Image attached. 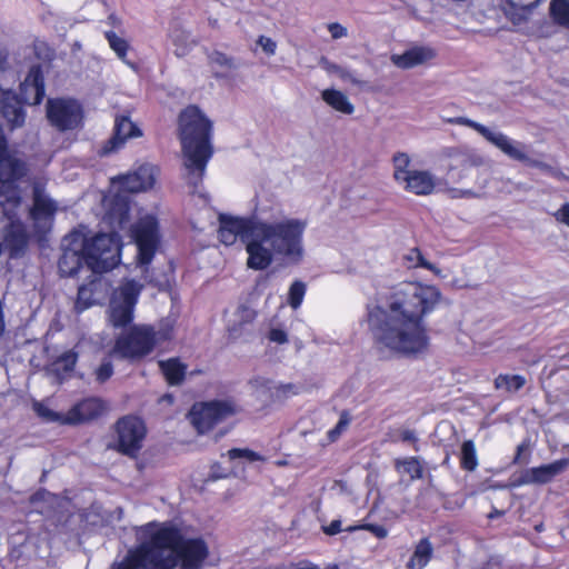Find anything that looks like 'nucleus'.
<instances>
[{"label": "nucleus", "instance_id": "obj_43", "mask_svg": "<svg viewBox=\"0 0 569 569\" xmlns=\"http://www.w3.org/2000/svg\"><path fill=\"white\" fill-rule=\"evenodd\" d=\"M96 380L103 383L113 375V366L110 360L104 359L94 371Z\"/></svg>", "mask_w": 569, "mask_h": 569}, {"label": "nucleus", "instance_id": "obj_38", "mask_svg": "<svg viewBox=\"0 0 569 569\" xmlns=\"http://www.w3.org/2000/svg\"><path fill=\"white\" fill-rule=\"evenodd\" d=\"M306 293V284L302 281H295L289 289L288 303L292 309H298Z\"/></svg>", "mask_w": 569, "mask_h": 569}, {"label": "nucleus", "instance_id": "obj_15", "mask_svg": "<svg viewBox=\"0 0 569 569\" xmlns=\"http://www.w3.org/2000/svg\"><path fill=\"white\" fill-rule=\"evenodd\" d=\"M33 204L30 209V217L33 220L34 228L41 232H47L57 211V202L46 192L44 184L41 181H34L32 186Z\"/></svg>", "mask_w": 569, "mask_h": 569}, {"label": "nucleus", "instance_id": "obj_14", "mask_svg": "<svg viewBox=\"0 0 569 569\" xmlns=\"http://www.w3.org/2000/svg\"><path fill=\"white\" fill-rule=\"evenodd\" d=\"M117 433L119 451L133 457L142 448L146 427L139 418L128 416L117 422Z\"/></svg>", "mask_w": 569, "mask_h": 569}, {"label": "nucleus", "instance_id": "obj_42", "mask_svg": "<svg viewBox=\"0 0 569 569\" xmlns=\"http://www.w3.org/2000/svg\"><path fill=\"white\" fill-rule=\"evenodd\" d=\"M138 180L139 179H137V177L133 172L123 176L121 178V190L123 192H130V193L142 191L141 190L142 184H140V182Z\"/></svg>", "mask_w": 569, "mask_h": 569}, {"label": "nucleus", "instance_id": "obj_11", "mask_svg": "<svg viewBox=\"0 0 569 569\" xmlns=\"http://www.w3.org/2000/svg\"><path fill=\"white\" fill-rule=\"evenodd\" d=\"M237 409L230 400L201 402L192 406L189 419L199 433L210 430L214 425L233 416Z\"/></svg>", "mask_w": 569, "mask_h": 569}, {"label": "nucleus", "instance_id": "obj_61", "mask_svg": "<svg viewBox=\"0 0 569 569\" xmlns=\"http://www.w3.org/2000/svg\"><path fill=\"white\" fill-rule=\"evenodd\" d=\"M536 6L535 2L530 3V4H527L526 7H529V8H533Z\"/></svg>", "mask_w": 569, "mask_h": 569}, {"label": "nucleus", "instance_id": "obj_32", "mask_svg": "<svg viewBox=\"0 0 569 569\" xmlns=\"http://www.w3.org/2000/svg\"><path fill=\"white\" fill-rule=\"evenodd\" d=\"M403 258L408 263V268L420 267L432 271L435 274H440V270L435 264L426 260L418 248L410 249V251Z\"/></svg>", "mask_w": 569, "mask_h": 569}, {"label": "nucleus", "instance_id": "obj_35", "mask_svg": "<svg viewBox=\"0 0 569 569\" xmlns=\"http://www.w3.org/2000/svg\"><path fill=\"white\" fill-rule=\"evenodd\" d=\"M34 412L46 422H59L61 425H68L64 422L66 415H61L48 408L42 402L36 401L33 403Z\"/></svg>", "mask_w": 569, "mask_h": 569}, {"label": "nucleus", "instance_id": "obj_62", "mask_svg": "<svg viewBox=\"0 0 569 569\" xmlns=\"http://www.w3.org/2000/svg\"><path fill=\"white\" fill-rule=\"evenodd\" d=\"M477 160L478 161H475V163H481L482 162L480 157H478Z\"/></svg>", "mask_w": 569, "mask_h": 569}, {"label": "nucleus", "instance_id": "obj_51", "mask_svg": "<svg viewBox=\"0 0 569 569\" xmlns=\"http://www.w3.org/2000/svg\"><path fill=\"white\" fill-rule=\"evenodd\" d=\"M320 66L329 73H338L340 72L341 68L340 66L329 61L327 58L322 57L319 61Z\"/></svg>", "mask_w": 569, "mask_h": 569}, {"label": "nucleus", "instance_id": "obj_54", "mask_svg": "<svg viewBox=\"0 0 569 569\" xmlns=\"http://www.w3.org/2000/svg\"><path fill=\"white\" fill-rule=\"evenodd\" d=\"M325 532L327 535L333 536L341 531V521L340 520H333L328 527L323 528Z\"/></svg>", "mask_w": 569, "mask_h": 569}, {"label": "nucleus", "instance_id": "obj_20", "mask_svg": "<svg viewBox=\"0 0 569 569\" xmlns=\"http://www.w3.org/2000/svg\"><path fill=\"white\" fill-rule=\"evenodd\" d=\"M69 236L64 238L63 253L59 260V270L61 274L72 277L83 268L84 251L79 246V242L71 243Z\"/></svg>", "mask_w": 569, "mask_h": 569}, {"label": "nucleus", "instance_id": "obj_48", "mask_svg": "<svg viewBox=\"0 0 569 569\" xmlns=\"http://www.w3.org/2000/svg\"><path fill=\"white\" fill-rule=\"evenodd\" d=\"M360 528L370 531L372 535L380 539L386 538L388 535L387 529L380 525L367 523L361 526Z\"/></svg>", "mask_w": 569, "mask_h": 569}, {"label": "nucleus", "instance_id": "obj_50", "mask_svg": "<svg viewBox=\"0 0 569 569\" xmlns=\"http://www.w3.org/2000/svg\"><path fill=\"white\" fill-rule=\"evenodd\" d=\"M556 219L569 227V203H565L556 213Z\"/></svg>", "mask_w": 569, "mask_h": 569}, {"label": "nucleus", "instance_id": "obj_5", "mask_svg": "<svg viewBox=\"0 0 569 569\" xmlns=\"http://www.w3.org/2000/svg\"><path fill=\"white\" fill-rule=\"evenodd\" d=\"M129 198L126 194L118 193L110 203L107 220L114 230L129 229L130 236L137 244L138 262L140 266H147L153 259L159 247L158 222L154 217L147 214L134 224L129 226Z\"/></svg>", "mask_w": 569, "mask_h": 569}, {"label": "nucleus", "instance_id": "obj_45", "mask_svg": "<svg viewBox=\"0 0 569 569\" xmlns=\"http://www.w3.org/2000/svg\"><path fill=\"white\" fill-rule=\"evenodd\" d=\"M257 43L267 54L273 56L276 53L277 43L271 38L260 36Z\"/></svg>", "mask_w": 569, "mask_h": 569}, {"label": "nucleus", "instance_id": "obj_56", "mask_svg": "<svg viewBox=\"0 0 569 569\" xmlns=\"http://www.w3.org/2000/svg\"><path fill=\"white\" fill-rule=\"evenodd\" d=\"M527 450H528V445H527V443H525V442L520 443V445L517 447V455H516V457H515V459H513V462H515V463H519V462H521V455H522V452H523V451H527Z\"/></svg>", "mask_w": 569, "mask_h": 569}, {"label": "nucleus", "instance_id": "obj_52", "mask_svg": "<svg viewBox=\"0 0 569 569\" xmlns=\"http://www.w3.org/2000/svg\"><path fill=\"white\" fill-rule=\"evenodd\" d=\"M399 440H401L403 442L416 443L418 439H417L415 431L409 430V429H403V430L399 431Z\"/></svg>", "mask_w": 569, "mask_h": 569}, {"label": "nucleus", "instance_id": "obj_46", "mask_svg": "<svg viewBox=\"0 0 569 569\" xmlns=\"http://www.w3.org/2000/svg\"><path fill=\"white\" fill-rule=\"evenodd\" d=\"M271 381L263 377H256L250 380V385L253 389L261 392L270 391Z\"/></svg>", "mask_w": 569, "mask_h": 569}, {"label": "nucleus", "instance_id": "obj_57", "mask_svg": "<svg viewBox=\"0 0 569 569\" xmlns=\"http://www.w3.org/2000/svg\"><path fill=\"white\" fill-rule=\"evenodd\" d=\"M239 311L241 313V318L246 317L247 321H250L253 318V311L249 308H241Z\"/></svg>", "mask_w": 569, "mask_h": 569}, {"label": "nucleus", "instance_id": "obj_4", "mask_svg": "<svg viewBox=\"0 0 569 569\" xmlns=\"http://www.w3.org/2000/svg\"><path fill=\"white\" fill-rule=\"evenodd\" d=\"M140 545L136 550L128 552L127 557L112 569H173L176 557L172 543L177 532L152 527H142L138 533Z\"/></svg>", "mask_w": 569, "mask_h": 569}, {"label": "nucleus", "instance_id": "obj_19", "mask_svg": "<svg viewBox=\"0 0 569 569\" xmlns=\"http://www.w3.org/2000/svg\"><path fill=\"white\" fill-rule=\"evenodd\" d=\"M398 184L416 196H429L435 191L438 179L428 170H412Z\"/></svg>", "mask_w": 569, "mask_h": 569}, {"label": "nucleus", "instance_id": "obj_53", "mask_svg": "<svg viewBox=\"0 0 569 569\" xmlns=\"http://www.w3.org/2000/svg\"><path fill=\"white\" fill-rule=\"evenodd\" d=\"M338 77L345 81H350L353 84H361V81L358 80L351 71L345 68H341L340 72L338 73Z\"/></svg>", "mask_w": 569, "mask_h": 569}, {"label": "nucleus", "instance_id": "obj_47", "mask_svg": "<svg viewBox=\"0 0 569 569\" xmlns=\"http://www.w3.org/2000/svg\"><path fill=\"white\" fill-rule=\"evenodd\" d=\"M269 339L270 341L272 342H277V343H286L288 341V336H287V332L282 329H279V328H272L270 331H269Z\"/></svg>", "mask_w": 569, "mask_h": 569}, {"label": "nucleus", "instance_id": "obj_22", "mask_svg": "<svg viewBox=\"0 0 569 569\" xmlns=\"http://www.w3.org/2000/svg\"><path fill=\"white\" fill-rule=\"evenodd\" d=\"M44 97L43 77L39 69H32L20 86V98L24 103L39 104Z\"/></svg>", "mask_w": 569, "mask_h": 569}, {"label": "nucleus", "instance_id": "obj_36", "mask_svg": "<svg viewBox=\"0 0 569 569\" xmlns=\"http://www.w3.org/2000/svg\"><path fill=\"white\" fill-rule=\"evenodd\" d=\"M400 466L403 467L405 472L410 475V478L412 480L415 479H421L423 476V468L420 465L418 458L410 457L402 460L396 461V468H399Z\"/></svg>", "mask_w": 569, "mask_h": 569}, {"label": "nucleus", "instance_id": "obj_16", "mask_svg": "<svg viewBox=\"0 0 569 569\" xmlns=\"http://www.w3.org/2000/svg\"><path fill=\"white\" fill-rule=\"evenodd\" d=\"M28 168L23 160L11 153L7 144L0 149V194H6L9 189L18 190L14 184L27 174Z\"/></svg>", "mask_w": 569, "mask_h": 569}, {"label": "nucleus", "instance_id": "obj_33", "mask_svg": "<svg viewBox=\"0 0 569 569\" xmlns=\"http://www.w3.org/2000/svg\"><path fill=\"white\" fill-rule=\"evenodd\" d=\"M393 178L397 181H401L406 174H408L411 170L409 169L411 159L405 152H397L393 158Z\"/></svg>", "mask_w": 569, "mask_h": 569}, {"label": "nucleus", "instance_id": "obj_30", "mask_svg": "<svg viewBox=\"0 0 569 569\" xmlns=\"http://www.w3.org/2000/svg\"><path fill=\"white\" fill-rule=\"evenodd\" d=\"M525 385L526 379L520 375H499L495 380V387L507 392H516Z\"/></svg>", "mask_w": 569, "mask_h": 569}, {"label": "nucleus", "instance_id": "obj_3", "mask_svg": "<svg viewBox=\"0 0 569 569\" xmlns=\"http://www.w3.org/2000/svg\"><path fill=\"white\" fill-rule=\"evenodd\" d=\"M178 129L187 180L197 188L202 182L207 163L212 156L211 122L198 107L189 106L179 114Z\"/></svg>", "mask_w": 569, "mask_h": 569}, {"label": "nucleus", "instance_id": "obj_31", "mask_svg": "<svg viewBox=\"0 0 569 569\" xmlns=\"http://www.w3.org/2000/svg\"><path fill=\"white\" fill-rule=\"evenodd\" d=\"M461 468L468 471H473L478 466L476 447L472 440H466L461 446L460 455Z\"/></svg>", "mask_w": 569, "mask_h": 569}, {"label": "nucleus", "instance_id": "obj_27", "mask_svg": "<svg viewBox=\"0 0 569 569\" xmlns=\"http://www.w3.org/2000/svg\"><path fill=\"white\" fill-rule=\"evenodd\" d=\"M159 367L169 385H180L186 376L187 367L177 358L159 361Z\"/></svg>", "mask_w": 569, "mask_h": 569}, {"label": "nucleus", "instance_id": "obj_1", "mask_svg": "<svg viewBox=\"0 0 569 569\" xmlns=\"http://www.w3.org/2000/svg\"><path fill=\"white\" fill-rule=\"evenodd\" d=\"M441 293L435 286L406 282L396 287L382 301L367 307V323L380 351L416 356L428 348L429 338L422 319L439 303Z\"/></svg>", "mask_w": 569, "mask_h": 569}, {"label": "nucleus", "instance_id": "obj_34", "mask_svg": "<svg viewBox=\"0 0 569 569\" xmlns=\"http://www.w3.org/2000/svg\"><path fill=\"white\" fill-rule=\"evenodd\" d=\"M133 173L136 174L137 179H139L138 181L140 182V184H142L141 190L146 191L152 188V186L154 184L157 168L151 164H143L139 167V169Z\"/></svg>", "mask_w": 569, "mask_h": 569}, {"label": "nucleus", "instance_id": "obj_2", "mask_svg": "<svg viewBox=\"0 0 569 569\" xmlns=\"http://www.w3.org/2000/svg\"><path fill=\"white\" fill-rule=\"evenodd\" d=\"M218 230L220 241L233 244L238 237L246 244L247 266L253 270H264L274 257L297 263L303 257V233L306 221L282 216L264 219L253 216L240 219L221 214Z\"/></svg>", "mask_w": 569, "mask_h": 569}, {"label": "nucleus", "instance_id": "obj_25", "mask_svg": "<svg viewBox=\"0 0 569 569\" xmlns=\"http://www.w3.org/2000/svg\"><path fill=\"white\" fill-rule=\"evenodd\" d=\"M432 553L433 547L430 540L428 538L421 539L407 562V569H423L432 558Z\"/></svg>", "mask_w": 569, "mask_h": 569}, {"label": "nucleus", "instance_id": "obj_9", "mask_svg": "<svg viewBox=\"0 0 569 569\" xmlns=\"http://www.w3.org/2000/svg\"><path fill=\"white\" fill-rule=\"evenodd\" d=\"M169 338L168 330L156 332L149 326H133L116 339L111 355L122 359H141L153 350L157 342Z\"/></svg>", "mask_w": 569, "mask_h": 569}, {"label": "nucleus", "instance_id": "obj_55", "mask_svg": "<svg viewBox=\"0 0 569 569\" xmlns=\"http://www.w3.org/2000/svg\"><path fill=\"white\" fill-rule=\"evenodd\" d=\"M347 425L346 421L343 420H340L337 425V427L332 430L329 431V438L333 441L338 438V436L340 435V431L342 428H345V426Z\"/></svg>", "mask_w": 569, "mask_h": 569}, {"label": "nucleus", "instance_id": "obj_6", "mask_svg": "<svg viewBox=\"0 0 569 569\" xmlns=\"http://www.w3.org/2000/svg\"><path fill=\"white\" fill-rule=\"evenodd\" d=\"M68 239L71 243L79 242L84 251V264L92 273L107 272L120 262V238L116 232L98 233L90 239L73 232Z\"/></svg>", "mask_w": 569, "mask_h": 569}, {"label": "nucleus", "instance_id": "obj_12", "mask_svg": "<svg viewBox=\"0 0 569 569\" xmlns=\"http://www.w3.org/2000/svg\"><path fill=\"white\" fill-rule=\"evenodd\" d=\"M144 527H152L153 530L169 529L177 532V539L172 543L176 557V565L181 561L182 569H200L203 560L208 556V548L201 539L182 540L179 530L168 526H159L156 523H148Z\"/></svg>", "mask_w": 569, "mask_h": 569}, {"label": "nucleus", "instance_id": "obj_44", "mask_svg": "<svg viewBox=\"0 0 569 569\" xmlns=\"http://www.w3.org/2000/svg\"><path fill=\"white\" fill-rule=\"evenodd\" d=\"M328 31L331 34V38L335 40L345 38L348 36V30L346 27L338 22H331L328 24Z\"/></svg>", "mask_w": 569, "mask_h": 569}, {"label": "nucleus", "instance_id": "obj_7", "mask_svg": "<svg viewBox=\"0 0 569 569\" xmlns=\"http://www.w3.org/2000/svg\"><path fill=\"white\" fill-rule=\"evenodd\" d=\"M449 122L466 126L476 130L488 142L493 144L496 148H498L501 152H503L507 157H509L512 160L522 162L529 167L538 168L542 172L550 174L552 177L559 176V172L548 163L532 159L529 156L528 146H526L521 141L513 140L500 131L491 130L488 127L465 117L449 119Z\"/></svg>", "mask_w": 569, "mask_h": 569}, {"label": "nucleus", "instance_id": "obj_49", "mask_svg": "<svg viewBox=\"0 0 569 569\" xmlns=\"http://www.w3.org/2000/svg\"><path fill=\"white\" fill-rule=\"evenodd\" d=\"M449 194L452 199L457 198H476L477 193L469 189H451L449 190Z\"/></svg>", "mask_w": 569, "mask_h": 569}, {"label": "nucleus", "instance_id": "obj_18", "mask_svg": "<svg viewBox=\"0 0 569 569\" xmlns=\"http://www.w3.org/2000/svg\"><path fill=\"white\" fill-rule=\"evenodd\" d=\"M141 130L128 117H117L112 137L102 148V154L119 150L128 139L140 137Z\"/></svg>", "mask_w": 569, "mask_h": 569}, {"label": "nucleus", "instance_id": "obj_40", "mask_svg": "<svg viewBox=\"0 0 569 569\" xmlns=\"http://www.w3.org/2000/svg\"><path fill=\"white\" fill-rule=\"evenodd\" d=\"M76 362L77 353L72 351H67L54 362V366L57 370L62 369L64 372H70L73 370Z\"/></svg>", "mask_w": 569, "mask_h": 569}, {"label": "nucleus", "instance_id": "obj_39", "mask_svg": "<svg viewBox=\"0 0 569 569\" xmlns=\"http://www.w3.org/2000/svg\"><path fill=\"white\" fill-rule=\"evenodd\" d=\"M228 457L230 460L244 459L250 462L264 460L263 457L260 456L258 452H254L250 449H239V448H233V449L229 450Z\"/></svg>", "mask_w": 569, "mask_h": 569}, {"label": "nucleus", "instance_id": "obj_26", "mask_svg": "<svg viewBox=\"0 0 569 569\" xmlns=\"http://www.w3.org/2000/svg\"><path fill=\"white\" fill-rule=\"evenodd\" d=\"M321 97L327 104L341 113L351 114L355 111L348 97L339 90L326 89L321 92Z\"/></svg>", "mask_w": 569, "mask_h": 569}, {"label": "nucleus", "instance_id": "obj_8", "mask_svg": "<svg viewBox=\"0 0 569 569\" xmlns=\"http://www.w3.org/2000/svg\"><path fill=\"white\" fill-rule=\"evenodd\" d=\"M20 208V191L11 188L8 193L0 194V231L3 247L12 258L19 257L28 244V232L18 216Z\"/></svg>", "mask_w": 569, "mask_h": 569}, {"label": "nucleus", "instance_id": "obj_58", "mask_svg": "<svg viewBox=\"0 0 569 569\" xmlns=\"http://www.w3.org/2000/svg\"><path fill=\"white\" fill-rule=\"evenodd\" d=\"M7 61V54L0 52V70L3 69V64L6 63Z\"/></svg>", "mask_w": 569, "mask_h": 569}, {"label": "nucleus", "instance_id": "obj_60", "mask_svg": "<svg viewBox=\"0 0 569 569\" xmlns=\"http://www.w3.org/2000/svg\"><path fill=\"white\" fill-rule=\"evenodd\" d=\"M213 477L214 478H222V477H227V473H216V471H213Z\"/></svg>", "mask_w": 569, "mask_h": 569}, {"label": "nucleus", "instance_id": "obj_37", "mask_svg": "<svg viewBox=\"0 0 569 569\" xmlns=\"http://www.w3.org/2000/svg\"><path fill=\"white\" fill-rule=\"evenodd\" d=\"M106 38L110 48L117 53L118 58L126 61L127 50L129 48L128 42L123 38L117 36L113 31L106 32Z\"/></svg>", "mask_w": 569, "mask_h": 569}, {"label": "nucleus", "instance_id": "obj_24", "mask_svg": "<svg viewBox=\"0 0 569 569\" xmlns=\"http://www.w3.org/2000/svg\"><path fill=\"white\" fill-rule=\"evenodd\" d=\"M435 57V52L430 48L413 47L401 54H392L391 62L401 69H410L422 64Z\"/></svg>", "mask_w": 569, "mask_h": 569}, {"label": "nucleus", "instance_id": "obj_29", "mask_svg": "<svg viewBox=\"0 0 569 569\" xmlns=\"http://www.w3.org/2000/svg\"><path fill=\"white\" fill-rule=\"evenodd\" d=\"M549 10L557 24L569 29V0H551Z\"/></svg>", "mask_w": 569, "mask_h": 569}, {"label": "nucleus", "instance_id": "obj_17", "mask_svg": "<svg viewBox=\"0 0 569 569\" xmlns=\"http://www.w3.org/2000/svg\"><path fill=\"white\" fill-rule=\"evenodd\" d=\"M568 467L569 459H560L548 465L529 468L522 472L519 485L548 483L556 476L562 473Z\"/></svg>", "mask_w": 569, "mask_h": 569}, {"label": "nucleus", "instance_id": "obj_23", "mask_svg": "<svg viewBox=\"0 0 569 569\" xmlns=\"http://www.w3.org/2000/svg\"><path fill=\"white\" fill-rule=\"evenodd\" d=\"M0 116L7 121L10 129L19 128L24 123V111L20 101L10 92L0 96Z\"/></svg>", "mask_w": 569, "mask_h": 569}, {"label": "nucleus", "instance_id": "obj_10", "mask_svg": "<svg viewBox=\"0 0 569 569\" xmlns=\"http://www.w3.org/2000/svg\"><path fill=\"white\" fill-rule=\"evenodd\" d=\"M142 286L128 280L116 289L109 303V321L116 328H122L133 320V310Z\"/></svg>", "mask_w": 569, "mask_h": 569}, {"label": "nucleus", "instance_id": "obj_13", "mask_svg": "<svg viewBox=\"0 0 569 569\" xmlns=\"http://www.w3.org/2000/svg\"><path fill=\"white\" fill-rule=\"evenodd\" d=\"M47 117L52 126L61 131L77 128L82 119V111L74 100L49 99Z\"/></svg>", "mask_w": 569, "mask_h": 569}, {"label": "nucleus", "instance_id": "obj_59", "mask_svg": "<svg viewBox=\"0 0 569 569\" xmlns=\"http://www.w3.org/2000/svg\"><path fill=\"white\" fill-rule=\"evenodd\" d=\"M507 1H508L511 6H515V7H516V6H521V7H523V6H525V4H522V3H518L516 0H507Z\"/></svg>", "mask_w": 569, "mask_h": 569}, {"label": "nucleus", "instance_id": "obj_21", "mask_svg": "<svg viewBox=\"0 0 569 569\" xmlns=\"http://www.w3.org/2000/svg\"><path fill=\"white\" fill-rule=\"evenodd\" d=\"M103 409L104 407L100 399L89 398L74 405L66 413L63 421L68 425L87 422L98 418L102 413Z\"/></svg>", "mask_w": 569, "mask_h": 569}, {"label": "nucleus", "instance_id": "obj_28", "mask_svg": "<svg viewBox=\"0 0 569 569\" xmlns=\"http://www.w3.org/2000/svg\"><path fill=\"white\" fill-rule=\"evenodd\" d=\"M99 273H92V279L89 283L82 284L78 289V298L76 301V309L78 311H82L87 309L89 306L93 302V288L97 286L99 277Z\"/></svg>", "mask_w": 569, "mask_h": 569}, {"label": "nucleus", "instance_id": "obj_41", "mask_svg": "<svg viewBox=\"0 0 569 569\" xmlns=\"http://www.w3.org/2000/svg\"><path fill=\"white\" fill-rule=\"evenodd\" d=\"M209 61L211 64L218 66L222 69L230 70L236 68L233 59L226 56L220 51H214L209 56Z\"/></svg>", "mask_w": 569, "mask_h": 569}]
</instances>
